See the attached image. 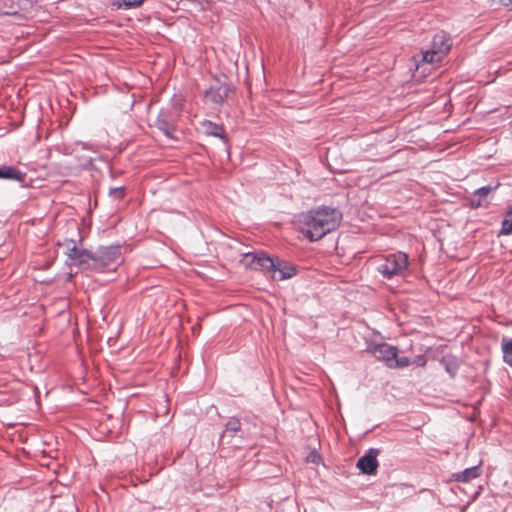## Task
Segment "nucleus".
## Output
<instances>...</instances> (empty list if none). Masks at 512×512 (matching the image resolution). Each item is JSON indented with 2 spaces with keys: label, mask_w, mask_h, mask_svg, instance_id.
I'll list each match as a JSON object with an SVG mask.
<instances>
[{
  "label": "nucleus",
  "mask_w": 512,
  "mask_h": 512,
  "mask_svg": "<svg viewBox=\"0 0 512 512\" xmlns=\"http://www.w3.org/2000/svg\"><path fill=\"white\" fill-rule=\"evenodd\" d=\"M502 4L512 10V0H501Z\"/></svg>",
  "instance_id": "aec40b11"
},
{
  "label": "nucleus",
  "mask_w": 512,
  "mask_h": 512,
  "mask_svg": "<svg viewBox=\"0 0 512 512\" xmlns=\"http://www.w3.org/2000/svg\"><path fill=\"white\" fill-rule=\"evenodd\" d=\"M227 428L236 432L240 429V422L236 419L234 420H230L228 423H227Z\"/></svg>",
  "instance_id": "a211bd4d"
},
{
  "label": "nucleus",
  "mask_w": 512,
  "mask_h": 512,
  "mask_svg": "<svg viewBox=\"0 0 512 512\" xmlns=\"http://www.w3.org/2000/svg\"><path fill=\"white\" fill-rule=\"evenodd\" d=\"M379 451L377 449H370L365 455L360 457L357 461V467L368 475H374L377 472L379 466L377 457Z\"/></svg>",
  "instance_id": "0eeeda50"
},
{
  "label": "nucleus",
  "mask_w": 512,
  "mask_h": 512,
  "mask_svg": "<svg viewBox=\"0 0 512 512\" xmlns=\"http://www.w3.org/2000/svg\"><path fill=\"white\" fill-rule=\"evenodd\" d=\"M501 234L512 235V207L507 211L501 224Z\"/></svg>",
  "instance_id": "2eb2a0df"
},
{
  "label": "nucleus",
  "mask_w": 512,
  "mask_h": 512,
  "mask_svg": "<svg viewBox=\"0 0 512 512\" xmlns=\"http://www.w3.org/2000/svg\"><path fill=\"white\" fill-rule=\"evenodd\" d=\"M125 7L127 8H137L140 7L144 0H121Z\"/></svg>",
  "instance_id": "dca6fc26"
},
{
  "label": "nucleus",
  "mask_w": 512,
  "mask_h": 512,
  "mask_svg": "<svg viewBox=\"0 0 512 512\" xmlns=\"http://www.w3.org/2000/svg\"><path fill=\"white\" fill-rule=\"evenodd\" d=\"M201 131L209 136L219 137L221 139L225 138V129L222 125H218L209 120H203L200 122Z\"/></svg>",
  "instance_id": "9b49d317"
},
{
  "label": "nucleus",
  "mask_w": 512,
  "mask_h": 512,
  "mask_svg": "<svg viewBox=\"0 0 512 512\" xmlns=\"http://www.w3.org/2000/svg\"><path fill=\"white\" fill-rule=\"evenodd\" d=\"M245 261L254 269H267L272 273V278L277 281L289 279L296 274V269L292 265L275 261L263 254H246Z\"/></svg>",
  "instance_id": "f03ea898"
},
{
  "label": "nucleus",
  "mask_w": 512,
  "mask_h": 512,
  "mask_svg": "<svg viewBox=\"0 0 512 512\" xmlns=\"http://www.w3.org/2000/svg\"><path fill=\"white\" fill-rule=\"evenodd\" d=\"M450 39L444 32L435 34L431 48L423 52V62L428 64L440 62L450 50Z\"/></svg>",
  "instance_id": "39448f33"
},
{
  "label": "nucleus",
  "mask_w": 512,
  "mask_h": 512,
  "mask_svg": "<svg viewBox=\"0 0 512 512\" xmlns=\"http://www.w3.org/2000/svg\"><path fill=\"white\" fill-rule=\"evenodd\" d=\"M96 259L97 267H106L111 264L119 263L121 260V248L119 246L102 248L96 256Z\"/></svg>",
  "instance_id": "423d86ee"
},
{
  "label": "nucleus",
  "mask_w": 512,
  "mask_h": 512,
  "mask_svg": "<svg viewBox=\"0 0 512 512\" xmlns=\"http://www.w3.org/2000/svg\"><path fill=\"white\" fill-rule=\"evenodd\" d=\"M372 352L378 360L385 363L389 368H404L412 363L408 357L399 356L397 348L387 343L375 346Z\"/></svg>",
  "instance_id": "20e7f679"
},
{
  "label": "nucleus",
  "mask_w": 512,
  "mask_h": 512,
  "mask_svg": "<svg viewBox=\"0 0 512 512\" xmlns=\"http://www.w3.org/2000/svg\"><path fill=\"white\" fill-rule=\"evenodd\" d=\"M499 186V184L496 187L492 186H484L479 189H477L474 193V197L470 200V206L472 208H478L480 206H483L484 204H487L486 197L487 195L492 192L494 189H496Z\"/></svg>",
  "instance_id": "f8f14e48"
},
{
  "label": "nucleus",
  "mask_w": 512,
  "mask_h": 512,
  "mask_svg": "<svg viewBox=\"0 0 512 512\" xmlns=\"http://www.w3.org/2000/svg\"><path fill=\"white\" fill-rule=\"evenodd\" d=\"M71 264L77 266L91 264L93 267H97V259L96 256H93L89 252L81 250L78 256L74 259V261Z\"/></svg>",
  "instance_id": "ddd939ff"
},
{
  "label": "nucleus",
  "mask_w": 512,
  "mask_h": 512,
  "mask_svg": "<svg viewBox=\"0 0 512 512\" xmlns=\"http://www.w3.org/2000/svg\"><path fill=\"white\" fill-rule=\"evenodd\" d=\"M413 363H416L419 366H424L426 364V358L424 356H418Z\"/></svg>",
  "instance_id": "6ab92c4d"
},
{
  "label": "nucleus",
  "mask_w": 512,
  "mask_h": 512,
  "mask_svg": "<svg viewBox=\"0 0 512 512\" xmlns=\"http://www.w3.org/2000/svg\"><path fill=\"white\" fill-rule=\"evenodd\" d=\"M229 88L226 84L218 83L205 92V99L214 104H221L228 96Z\"/></svg>",
  "instance_id": "6e6552de"
},
{
  "label": "nucleus",
  "mask_w": 512,
  "mask_h": 512,
  "mask_svg": "<svg viewBox=\"0 0 512 512\" xmlns=\"http://www.w3.org/2000/svg\"><path fill=\"white\" fill-rule=\"evenodd\" d=\"M0 178L23 183L26 179V173L14 166L2 165L0 166Z\"/></svg>",
  "instance_id": "1a4fd4ad"
},
{
  "label": "nucleus",
  "mask_w": 512,
  "mask_h": 512,
  "mask_svg": "<svg viewBox=\"0 0 512 512\" xmlns=\"http://www.w3.org/2000/svg\"><path fill=\"white\" fill-rule=\"evenodd\" d=\"M503 360L512 367V339L503 338L501 341Z\"/></svg>",
  "instance_id": "4468645a"
},
{
  "label": "nucleus",
  "mask_w": 512,
  "mask_h": 512,
  "mask_svg": "<svg viewBox=\"0 0 512 512\" xmlns=\"http://www.w3.org/2000/svg\"><path fill=\"white\" fill-rule=\"evenodd\" d=\"M342 214L329 207L310 210L297 216L301 233L310 241H317L334 230L340 223Z\"/></svg>",
  "instance_id": "f257e3e1"
},
{
  "label": "nucleus",
  "mask_w": 512,
  "mask_h": 512,
  "mask_svg": "<svg viewBox=\"0 0 512 512\" xmlns=\"http://www.w3.org/2000/svg\"><path fill=\"white\" fill-rule=\"evenodd\" d=\"M480 464H481V462L476 466L467 468L458 473H454L453 479L457 482L468 483L471 480L480 477V475H481Z\"/></svg>",
  "instance_id": "9d476101"
},
{
  "label": "nucleus",
  "mask_w": 512,
  "mask_h": 512,
  "mask_svg": "<svg viewBox=\"0 0 512 512\" xmlns=\"http://www.w3.org/2000/svg\"><path fill=\"white\" fill-rule=\"evenodd\" d=\"M409 267V257L404 252L388 254L381 258L377 270L387 279L404 275Z\"/></svg>",
  "instance_id": "7ed1b4c3"
},
{
  "label": "nucleus",
  "mask_w": 512,
  "mask_h": 512,
  "mask_svg": "<svg viewBox=\"0 0 512 512\" xmlns=\"http://www.w3.org/2000/svg\"><path fill=\"white\" fill-rule=\"evenodd\" d=\"M72 247L68 248L67 255L69 259L71 260V263L74 261V259L78 256L81 250H79L76 245L72 242Z\"/></svg>",
  "instance_id": "f3484780"
}]
</instances>
